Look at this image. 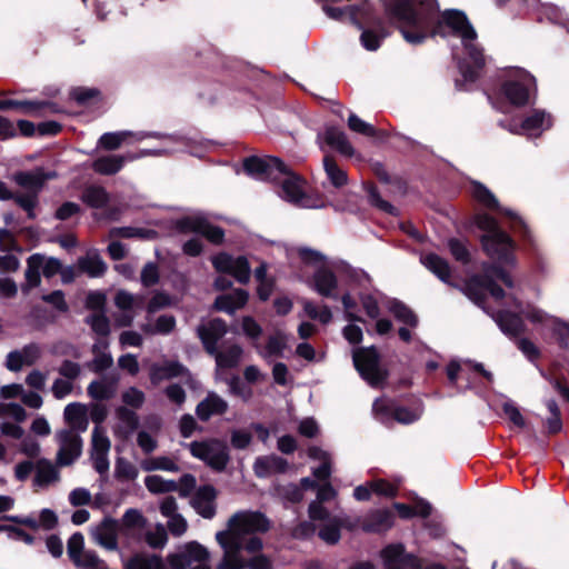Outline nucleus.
Segmentation results:
<instances>
[{
    "instance_id": "nucleus-31",
    "label": "nucleus",
    "mask_w": 569,
    "mask_h": 569,
    "mask_svg": "<svg viewBox=\"0 0 569 569\" xmlns=\"http://www.w3.org/2000/svg\"><path fill=\"white\" fill-rule=\"evenodd\" d=\"M63 417L71 427L69 430H74L77 433L87 430L88 409L84 405L79 402L69 403L64 408Z\"/></svg>"
},
{
    "instance_id": "nucleus-38",
    "label": "nucleus",
    "mask_w": 569,
    "mask_h": 569,
    "mask_svg": "<svg viewBox=\"0 0 569 569\" xmlns=\"http://www.w3.org/2000/svg\"><path fill=\"white\" fill-rule=\"evenodd\" d=\"M216 359L217 370L237 367L241 360L242 348L239 345H231L217 353H210Z\"/></svg>"
},
{
    "instance_id": "nucleus-46",
    "label": "nucleus",
    "mask_w": 569,
    "mask_h": 569,
    "mask_svg": "<svg viewBox=\"0 0 569 569\" xmlns=\"http://www.w3.org/2000/svg\"><path fill=\"white\" fill-rule=\"evenodd\" d=\"M323 168L330 182L339 188L347 183V173L336 163V161L326 156L323 158Z\"/></svg>"
},
{
    "instance_id": "nucleus-63",
    "label": "nucleus",
    "mask_w": 569,
    "mask_h": 569,
    "mask_svg": "<svg viewBox=\"0 0 569 569\" xmlns=\"http://www.w3.org/2000/svg\"><path fill=\"white\" fill-rule=\"evenodd\" d=\"M73 390V381L64 379V378H58L53 381L51 391L56 399H64L67 396H69Z\"/></svg>"
},
{
    "instance_id": "nucleus-44",
    "label": "nucleus",
    "mask_w": 569,
    "mask_h": 569,
    "mask_svg": "<svg viewBox=\"0 0 569 569\" xmlns=\"http://www.w3.org/2000/svg\"><path fill=\"white\" fill-rule=\"evenodd\" d=\"M107 347H108V343L106 340H98L93 345L92 350L96 353V357L93 358L92 362L90 363V369L93 372H101L112 366L113 359H112L111 355L103 351L104 349H107Z\"/></svg>"
},
{
    "instance_id": "nucleus-57",
    "label": "nucleus",
    "mask_w": 569,
    "mask_h": 569,
    "mask_svg": "<svg viewBox=\"0 0 569 569\" xmlns=\"http://www.w3.org/2000/svg\"><path fill=\"white\" fill-rule=\"evenodd\" d=\"M111 448L110 439L102 427H94L92 430L91 452H109Z\"/></svg>"
},
{
    "instance_id": "nucleus-36",
    "label": "nucleus",
    "mask_w": 569,
    "mask_h": 569,
    "mask_svg": "<svg viewBox=\"0 0 569 569\" xmlns=\"http://www.w3.org/2000/svg\"><path fill=\"white\" fill-rule=\"evenodd\" d=\"M114 303L119 309L124 311L122 316L117 318V323L121 327L130 326L133 321L131 311L137 306L138 298L128 291L120 290L114 297Z\"/></svg>"
},
{
    "instance_id": "nucleus-18",
    "label": "nucleus",
    "mask_w": 569,
    "mask_h": 569,
    "mask_svg": "<svg viewBox=\"0 0 569 569\" xmlns=\"http://www.w3.org/2000/svg\"><path fill=\"white\" fill-rule=\"evenodd\" d=\"M197 332L206 351L217 353L218 342L227 333V325L222 319L216 318L201 323Z\"/></svg>"
},
{
    "instance_id": "nucleus-6",
    "label": "nucleus",
    "mask_w": 569,
    "mask_h": 569,
    "mask_svg": "<svg viewBox=\"0 0 569 569\" xmlns=\"http://www.w3.org/2000/svg\"><path fill=\"white\" fill-rule=\"evenodd\" d=\"M208 557V550L192 541L170 555L164 563L162 559L149 552H138L123 560L124 569H191L199 560Z\"/></svg>"
},
{
    "instance_id": "nucleus-64",
    "label": "nucleus",
    "mask_w": 569,
    "mask_h": 569,
    "mask_svg": "<svg viewBox=\"0 0 569 569\" xmlns=\"http://www.w3.org/2000/svg\"><path fill=\"white\" fill-rule=\"evenodd\" d=\"M21 356V360L24 366H31L38 361L41 356L40 346L37 343H29L24 346L22 349L17 350Z\"/></svg>"
},
{
    "instance_id": "nucleus-30",
    "label": "nucleus",
    "mask_w": 569,
    "mask_h": 569,
    "mask_svg": "<svg viewBox=\"0 0 569 569\" xmlns=\"http://www.w3.org/2000/svg\"><path fill=\"white\" fill-rule=\"evenodd\" d=\"M33 486L37 488H47L59 481L60 475L57 467L48 459H40L34 467Z\"/></svg>"
},
{
    "instance_id": "nucleus-8",
    "label": "nucleus",
    "mask_w": 569,
    "mask_h": 569,
    "mask_svg": "<svg viewBox=\"0 0 569 569\" xmlns=\"http://www.w3.org/2000/svg\"><path fill=\"white\" fill-rule=\"evenodd\" d=\"M191 456L203 461L208 467L216 471L226 469L229 460V448L222 440L209 438L188 443Z\"/></svg>"
},
{
    "instance_id": "nucleus-53",
    "label": "nucleus",
    "mask_w": 569,
    "mask_h": 569,
    "mask_svg": "<svg viewBox=\"0 0 569 569\" xmlns=\"http://www.w3.org/2000/svg\"><path fill=\"white\" fill-rule=\"evenodd\" d=\"M139 475L138 468L126 458H118L114 466V476L121 481L134 480Z\"/></svg>"
},
{
    "instance_id": "nucleus-62",
    "label": "nucleus",
    "mask_w": 569,
    "mask_h": 569,
    "mask_svg": "<svg viewBox=\"0 0 569 569\" xmlns=\"http://www.w3.org/2000/svg\"><path fill=\"white\" fill-rule=\"evenodd\" d=\"M16 202L28 213L29 218H34V207L38 202V193L27 192L14 197Z\"/></svg>"
},
{
    "instance_id": "nucleus-32",
    "label": "nucleus",
    "mask_w": 569,
    "mask_h": 569,
    "mask_svg": "<svg viewBox=\"0 0 569 569\" xmlns=\"http://www.w3.org/2000/svg\"><path fill=\"white\" fill-rule=\"evenodd\" d=\"M186 371V368L178 361L153 363L150 367V380L153 385H158L163 380L183 376Z\"/></svg>"
},
{
    "instance_id": "nucleus-24",
    "label": "nucleus",
    "mask_w": 569,
    "mask_h": 569,
    "mask_svg": "<svg viewBox=\"0 0 569 569\" xmlns=\"http://www.w3.org/2000/svg\"><path fill=\"white\" fill-rule=\"evenodd\" d=\"M216 497L217 491L212 486H202L197 490L192 506L200 516L211 519L216 515Z\"/></svg>"
},
{
    "instance_id": "nucleus-23",
    "label": "nucleus",
    "mask_w": 569,
    "mask_h": 569,
    "mask_svg": "<svg viewBox=\"0 0 569 569\" xmlns=\"http://www.w3.org/2000/svg\"><path fill=\"white\" fill-rule=\"evenodd\" d=\"M118 382V375H104L89 383L87 388L88 395L96 400L111 399L117 392Z\"/></svg>"
},
{
    "instance_id": "nucleus-7",
    "label": "nucleus",
    "mask_w": 569,
    "mask_h": 569,
    "mask_svg": "<svg viewBox=\"0 0 569 569\" xmlns=\"http://www.w3.org/2000/svg\"><path fill=\"white\" fill-rule=\"evenodd\" d=\"M299 257L302 261L315 264L317 268L312 276V287L322 297L337 299L336 289L338 287V280L331 267L337 270L343 269L346 271H350V277L355 281L362 282L365 279L368 280V274L366 272L362 270L351 269L345 262H335L329 266L325 261V256L313 249L300 248Z\"/></svg>"
},
{
    "instance_id": "nucleus-45",
    "label": "nucleus",
    "mask_w": 569,
    "mask_h": 569,
    "mask_svg": "<svg viewBox=\"0 0 569 569\" xmlns=\"http://www.w3.org/2000/svg\"><path fill=\"white\" fill-rule=\"evenodd\" d=\"M140 467L148 472L154 470L176 472L179 470L176 461L167 456L147 457L140 462Z\"/></svg>"
},
{
    "instance_id": "nucleus-37",
    "label": "nucleus",
    "mask_w": 569,
    "mask_h": 569,
    "mask_svg": "<svg viewBox=\"0 0 569 569\" xmlns=\"http://www.w3.org/2000/svg\"><path fill=\"white\" fill-rule=\"evenodd\" d=\"M500 330L510 337H516L523 330V323L521 318L509 311H499L492 316Z\"/></svg>"
},
{
    "instance_id": "nucleus-61",
    "label": "nucleus",
    "mask_w": 569,
    "mask_h": 569,
    "mask_svg": "<svg viewBox=\"0 0 569 569\" xmlns=\"http://www.w3.org/2000/svg\"><path fill=\"white\" fill-rule=\"evenodd\" d=\"M451 254L457 261L467 263L470 260V253L466 243L458 239H450L448 242Z\"/></svg>"
},
{
    "instance_id": "nucleus-54",
    "label": "nucleus",
    "mask_w": 569,
    "mask_h": 569,
    "mask_svg": "<svg viewBox=\"0 0 569 569\" xmlns=\"http://www.w3.org/2000/svg\"><path fill=\"white\" fill-rule=\"evenodd\" d=\"M471 193L477 201L489 209H500L498 200L493 193L487 189L483 184L475 182L471 187Z\"/></svg>"
},
{
    "instance_id": "nucleus-43",
    "label": "nucleus",
    "mask_w": 569,
    "mask_h": 569,
    "mask_svg": "<svg viewBox=\"0 0 569 569\" xmlns=\"http://www.w3.org/2000/svg\"><path fill=\"white\" fill-rule=\"evenodd\" d=\"M78 266L81 271L88 273L90 277H99L103 274L107 269V266L100 256L93 251L88 252L84 257L80 258Z\"/></svg>"
},
{
    "instance_id": "nucleus-5",
    "label": "nucleus",
    "mask_w": 569,
    "mask_h": 569,
    "mask_svg": "<svg viewBox=\"0 0 569 569\" xmlns=\"http://www.w3.org/2000/svg\"><path fill=\"white\" fill-rule=\"evenodd\" d=\"M326 14L338 21H350L361 31L359 41L363 49L377 51L387 37L382 20L375 12L370 2L352 4L345 8L323 4Z\"/></svg>"
},
{
    "instance_id": "nucleus-56",
    "label": "nucleus",
    "mask_w": 569,
    "mask_h": 569,
    "mask_svg": "<svg viewBox=\"0 0 569 569\" xmlns=\"http://www.w3.org/2000/svg\"><path fill=\"white\" fill-rule=\"evenodd\" d=\"M137 445L146 456H150L158 449L157 436L141 429L137 432Z\"/></svg>"
},
{
    "instance_id": "nucleus-19",
    "label": "nucleus",
    "mask_w": 569,
    "mask_h": 569,
    "mask_svg": "<svg viewBox=\"0 0 569 569\" xmlns=\"http://www.w3.org/2000/svg\"><path fill=\"white\" fill-rule=\"evenodd\" d=\"M8 109H18L21 112L33 117H44L49 113L58 112L57 106L49 101L0 100V110Z\"/></svg>"
},
{
    "instance_id": "nucleus-13",
    "label": "nucleus",
    "mask_w": 569,
    "mask_h": 569,
    "mask_svg": "<svg viewBox=\"0 0 569 569\" xmlns=\"http://www.w3.org/2000/svg\"><path fill=\"white\" fill-rule=\"evenodd\" d=\"M59 445L57 452V466L67 467L72 465L82 452V439L74 430H59L56 433Z\"/></svg>"
},
{
    "instance_id": "nucleus-12",
    "label": "nucleus",
    "mask_w": 569,
    "mask_h": 569,
    "mask_svg": "<svg viewBox=\"0 0 569 569\" xmlns=\"http://www.w3.org/2000/svg\"><path fill=\"white\" fill-rule=\"evenodd\" d=\"M500 126L515 134L539 137L545 130L552 126V118L543 110H535L521 122L511 121L509 123H505L501 121Z\"/></svg>"
},
{
    "instance_id": "nucleus-39",
    "label": "nucleus",
    "mask_w": 569,
    "mask_h": 569,
    "mask_svg": "<svg viewBox=\"0 0 569 569\" xmlns=\"http://www.w3.org/2000/svg\"><path fill=\"white\" fill-rule=\"evenodd\" d=\"M422 264L436 274L441 281L449 282L450 267L448 262L435 253H428L421 257Z\"/></svg>"
},
{
    "instance_id": "nucleus-15",
    "label": "nucleus",
    "mask_w": 569,
    "mask_h": 569,
    "mask_svg": "<svg viewBox=\"0 0 569 569\" xmlns=\"http://www.w3.org/2000/svg\"><path fill=\"white\" fill-rule=\"evenodd\" d=\"M177 228L183 232L202 234L213 243H220L224 237L221 228L211 226L201 214H192L179 219Z\"/></svg>"
},
{
    "instance_id": "nucleus-26",
    "label": "nucleus",
    "mask_w": 569,
    "mask_h": 569,
    "mask_svg": "<svg viewBox=\"0 0 569 569\" xmlns=\"http://www.w3.org/2000/svg\"><path fill=\"white\" fill-rule=\"evenodd\" d=\"M318 140H323L342 156L351 157L355 153L353 147L349 142L346 133L335 127L327 128L323 133L318 136Z\"/></svg>"
},
{
    "instance_id": "nucleus-10",
    "label": "nucleus",
    "mask_w": 569,
    "mask_h": 569,
    "mask_svg": "<svg viewBox=\"0 0 569 569\" xmlns=\"http://www.w3.org/2000/svg\"><path fill=\"white\" fill-rule=\"evenodd\" d=\"M353 365L370 386L380 385L386 375L379 363V355L375 347L357 348L352 352Z\"/></svg>"
},
{
    "instance_id": "nucleus-14",
    "label": "nucleus",
    "mask_w": 569,
    "mask_h": 569,
    "mask_svg": "<svg viewBox=\"0 0 569 569\" xmlns=\"http://www.w3.org/2000/svg\"><path fill=\"white\" fill-rule=\"evenodd\" d=\"M211 261L217 271L229 273L241 283H247L250 279L251 269L246 257L233 258L222 252L212 257Z\"/></svg>"
},
{
    "instance_id": "nucleus-17",
    "label": "nucleus",
    "mask_w": 569,
    "mask_h": 569,
    "mask_svg": "<svg viewBox=\"0 0 569 569\" xmlns=\"http://www.w3.org/2000/svg\"><path fill=\"white\" fill-rule=\"evenodd\" d=\"M121 526L117 520L104 518L100 523L92 526L90 533L92 540L100 547L113 551L118 549V535Z\"/></svg>"
},
{
    "instance_id": "nucleus-52",
    "label": "nucleus",
    "mask_w": 569,
    "mask_h": 569,
    "mask_svg": "<svg viewBox=\"0 0 569 569\" xmlns=\"http://www.w3.org/2000/svg\"><path fill=\"white\" fill-rule=\"evenodd\" d=\"M395 409L396 406L393 402L386 398H379L372 405V411L376 419L382 423H387L393 418Z\"/></svg>"
},
{
    "instance_id": "nucleus-35",
    "label": "nucleus",
    "mask_w": 569,
    "mask_h": 569,
    "mask_svg": "<svg viewBox=\"0 0 569 569\" xmlns=\"http://www.w3.org/2000/svg\"><path fill=\"white\" fill-rule=\"evenodd\" d=\"M127 161L128 154H108L97 158L92 162V169L100 174L111 176L119 172Z\"/></svg>"
},
{
    "instance_id": "nucleus-11",
    "label": "nucleus",
    "mask_w": 569,
    "mask_h": 569,
    "mask_svg": "<svg viewBox=\"0 0 569 569\" xmlns=\"http://www.w3.org/2000/svg\"><path fill=\"white\" fill-rule=\"evenodd\" d=\"M67 553L77 569H108L96 551L84 548V538L80 532L69 538Z\"/></svg>"
},
{
    "instance_id": "nucleus-25",
    "label": "nucleus",
    "mask_w": 569,
    "mask_h": 569,
    "mask_svg": "<svg viewBox=\"0 0 569 569\" xmlns=\"http://www.w3.org/2000/svg\"><path fill=\"white\" fill-rule=\"evenodd\" d=\"M287 468V460L276 455L258 457L253 463V471L259 478H266L273 473H282Z\"/></svg>"
},
{
    "instance_id": "nucleus-29",
    "label": "nucleus",
    "mask_w": 569,
    "mask_h": 569,
    "mask_svg": "<svg viewBox=\"0 0 569 569\" xmlns=\"http://www.w3.org/2000/svg\"><path fill=\"white\" fill-rule=\"evenodd\" d=\"M381 556L385 561L386 569H409L413 565V559L405 553L402 545H390L386 547Z\"/></svg>"
},
{
    "instance_id": "nucleus-58",
    "label": "nucleus",
    "mask_w": 569,
    "mask_h": 569,
    "mask_svg": "<svg viewBox=\"0 0 569 569\" xmlns=\"http://www.w3.org/2000/svg\"><path fill=\"white\" fill-rule=\"evenodd\" d=\"M121 530L130 529H142L144 526V519L142 515L136 509H129L122 517V523H120Z\"/></svg>"
},
{
    "instance_id": "nucleus-48",
    "label": "nucleus",
    "mask_w": 569,
    "mask_h": 569,
    "mask_svg": "<svg viewBox=\"0 0 569 569\" xmlns=\"http://www.w3.org/2000/svg\"><path fill=\"white\" fill-rule=\"evenodd\" d=\"M147 489L152 493H167L176 491L177 483L173 480H167L158 475L148 476L144 478Z\"/></svg>"
},
{
    "instance_id": "nucleus-16",
    "label": "nucleus",
    "mask_w": 569,
    "mask_h": 569,
    "mask_svg": "<svg viewBox=\"0 0 569 569\" xmlns=\"http://www.w3.org/2000/svg\"><path fill=\"white\" fill-rule=\"evenodd\" d=\"M128 138H133L134 141H142L147 138L162 139V140H171L170 137L161 134L159 132L153 131H116V132H106L98 140V148H102L104 150H116L121 147L122 143L126 142Z\"/></svg>"
},
{
    "instance_id": "nucleus-55",
    "label": "nucleus",
    "mask_w": 569,
    "mask_h": 569,
    "mask_svg": "<svg viewBox=\"0 0 569 569\" xmlns=\"http://www.w3.org/2000/svg\"><path fill=\"white\" fill-rule=\"evenodd\" d=\"M423 408L421 405L415 407L413 409H408L405 407H396L393 410V418L396 421L405 425L412 423L420 419L422 416Z\"/></svg>"
},
{
    "instance_id": "nucleus-22",
    "label": "nucleus",
    "mask_w": 569,
    "mask_h": 569,
    "mask_svg": "<svg viewBox=\"0 0 569 569\" xmlns=\"http://www.w3.org/2000/svg\"><path fill=\"white\" fill-rule=\"evenodd\" d=\"M393 525V513L389 509H376L366 513L360 526L366 532L380 533L389 530Z\"/></svg>"
},
{
    "instance_id": "nucleus-42",
    "label": "nucleus",
    "mask_w": 569,
    "mask_h": 569,
    "mask_svg": "<svg viewBox=\"0 0 569 569\" xmlns=\"http://www.w3.org/2000/svg\"><path fill=\"white\" fill-rule=\"evenodd\" d=\"M82 201L91 208H103L109 201V193L101 186H88L81 196Z\"/></svg>"
},
{
    "instance_id": "nucleus-49",
    "label": "nucleus",
    "mask_w": 569,
    "mask_h": 569,
    "mask_svg": "<svg viewBox=\"0 0 569 569\" xmlns=\"http://www.w3.org/2000/svg\"><path fill=\"white\" fill-rule=\"evenodd\" d=\"M286 348V341L280 335L269 337L267 345L259 350V353L266 360L281 357Z\"/></svg>"
},
{
    "instance_id": "nucleus-59",
    "label": "nucleus",
    "mask_w": 569,
    "mask_h": 569,
    "mask_svg": "<svg viewBox=\"0 0 569 569\" xmlns=\"http://www.w3.org/2000/svg\"><path fill=\"white\" fill-rule=\"evenodd\" d=\"M348 127L350 130L367 137H373L376 134V129L355 113H350L348 118Z\"/></svg>"
},
{
    "instance_id": "nucleus-27",
    "label": "nucleus",
    "mask_w": 569,
    "mask_h": 569,
    "mask_svg": "<svg viewBox=\"0 0 569 569\" xmlns=\"http://www.w3.org/2000/svg\"><path fill=\"white\" fill-rule=\"evenodd\" d=\"M54 174L52 172L46 173L43 169L37 168L32 171H21L14 174V181L26 188L29 192L38 193L44 181L52 178Z\"/></svg>"
},
{
    "instance_id": "nucleus-50",
    "label": "nucleus",
    "mask_w": 569,
    "mask_h": 569,
    "mask_svg": "<svg viewBox=\"0 0 569 569\" xmlns=\"http://www.w3.org/2000/svg\"><path fill=\"white\" fill-rule=\"evenodd\" d=\"M41 254H32L28 259V267L26 270V280L29 288L38 287L41 282Z\"/></svg>"
},
{
    "instance_id": "nucleus-34",
    "label": "nucleus",
    "mask_w": 569,
    "mask_h": 569,
    "mask_svg": "<svg viewBox=\"0 0 569 569\" xmlns=\"http://www.w3.org/2000/svg\"><path fill=\"white\" fill-rule=\"evenodd\" d=\"M228 409V403L218 395L211 392L203 399L196 409L198 418L207 421L213 415H222Z\"/></svg>"
},
{
    "instance_id": "nucleus-4",
    "label": "nucleus",
    "mask_w": 569,
    "mask_h": 569,
    "mask_svg": "<svg viewBox=\"0 0 569 569\" xmlns=\"http://www.w3.org/2000/svg\"><path fill=\"white\" fill-rule=\"evenodd\" d=\"M243 169L254 179L279 183L280 197L290 203L301 208L322 207L318 200L306 193V181L276 157H249L243 161Z\"/></svg>"
},
{
    "instance_id": "nucleus-33",
    "label": "nucleus",
    "mask_w": 569,
    "mask_h": 569,
    "mask_svg": "<svg viewBox=\"0 0 569 569\" xmlns=\"http://www.w3.org/2000/svg\"><path fill=\"white\" fill-rule=\"evenodd\" d=\"M248 292L243 289H237L232 292L219 296L214 301V307L219 311L232 315L241 309L248 301Z\"/></svg>"
},
{
    "instance_id": "nucleus-51",
    "label": "nucleus",
    "mask_w": 569,
    "mask_h": 569,
    "mask_svg": "<svg viewBox=\"0 0 569 569\" xmlns=\"http://www.w3.org/2000/svg\"><path fill=\"white\" fill-rule=\"evenodd\" d=\"M174 326H176V319L172 316L163 315V316H160L156 320L154 325H150V323L144 325L142 327V330L146 333H150V335H156V333L168 335L169 332H171L173 330Z\"/></svg>"
},
{
    "instance_id": "nucleus-20",
    "label": "nucleus",
    "mask_w": 569,
    "mask_h": 569,
    "mask_svg": "<svg viewBox=\"0 0 569 569\" xmlns=\"http://www.w3.org/2000/svg\"><path fill=\"white\" fill-rule=\"evenodd\" d=\"M319 521L321 523L319 526L318 535L320 539L328 545H336L340 540V529L342 527H346L349 530H353L356 528V523L350 521L349 518L340 516H330L329 512L328 518Z\"/></svg>"
},
{
    "instance_id": "nucleus-40",
    "label": "nucleus",
    "mask_w": 569,
    "mask_h": 569,
    "mask_svg": "<svg viewBox=\"0 0 569 569\" xmlns=\"http://www.w3.org/2000/svg\"><path fill=\"white\" fill-rule=\"evenodd\" d=\"M390 313L405 326L416 328L418 326V318L415 312L399 300H390L387 306Z\"/></svg>"
},
{
    "instance_id": "nucleus-3",
    "label": "nucleus",
    "mask_w": 569,
    "mask_h": 569,
    "mask_svg": "<svg viewBox=\"0 0 569 569\" xmlns=\"http://www.w3.org/2000/svg\"><path fill=\"white\" fill-rule=\"evenodd\" d=\"M476 224L483 231L480 237L482 249L495 264H485L483 274L472 277L465 286V293L486 310L483 301L487 295L496 300L505 296L503 290L495 283V278L501 280L508 288L513 286L511 277L501 269V266L516 264V243L488 213H479L476 217Z\"/></svg>"
},
{
    "instance_id": "nucleus-21",
    "label": "nucleus",
    "mask_w": 569,
    "mask_h": 569,
    "mask_svg": "<svg viewBox=\"0 0 569 569\" xmlns=\"http://www.w3.org/2000/svg\"><path fill=\"white\" fill-rule=\"evenodd\" d=\"M116 419L112 431L116 438L128 440L139 426V417L124 406L116 409Z\"/></svg>"
},
{
    "instance_id": "nucleus-28",
    "label": "nucleus",
    "mask_w": 569,
    "mask_h": 569,
    "mask_svg": "<svg viewBox=\"0 0 569 569\" xmlns=\"http://www.w3.org/2000/svg\"><path fill=\"white\" fill-rule=\"evenodd\" d=\"M337 492L330 483L317 487V500L309 506V517L311 520H325L328 518V510L322 506L325 501L336 498Z\"/></svg>"
},
{
    "instance_id": "nucleus-60",
    "label": "nucleus",
    "mask_w": 569,
    "mask_h": 569,
    "mask_svg": "<svg viewBox=\"0 0 569 569\" xmlns=\"http://www.w3.org/2000/svg\"><path fill=\"white\" fill-rule=\"evenodd\" d=\"M144 393L138 388L131 387L122 393V401L126 406L139 409L144 402Z\"/></svg>"
},
{
    "instance_id": "nucleus-1",
    "label": "nucleus",
    "mask_w": 569,
    "mask_h": 569,
    "mask_svg": "<svg viewBox=\"0 0 569 569\" xmlns=\"http://www.w3.org/2000/svg\"><path fill=\"white\" fill-rule=\"evenodd\" d=\"M388 18L396 22L405 40L422 43L432 36H457L462 54L453 51L459 71L466 82H473L486 63L482 49L477 43V32L467 16L459 10L438 13L436 0H382Z\"/></svg>"
},
{
    "instance_id": "nucleus-41",
    "label": "nucleus",
    "mask_w": 569,
    "mask_h": 569,
    "mask_svg": "<svg viewBox=\"0 0 569 569\" xmlns=\"http://www.w3.org/2000/svg\"><path fill=\"white\" fill-rule=\"evenodd\" d=\"M308 456L313 460H319L321 465L313 469V476L318 480H327L331 475V458L330 455L319 447H310Z\"/></svg>"
},
{
    "instance_id": "nucleus-9",
    "label": "nucleus",
    "mask_w": 569,
    "mask_h": 569,
    "mask_svg": "<svg viewBox=\"0 0 569 569\" xmlns=\"http://www.w3.org/2000/svg\"><path fill=\"white\" fill-rule=\"evenodd\" d=\"M535 88V78L530 73L522 69H515L503 81L501 92L511 104L521 107L530 101V94Z\"/></svg>"
},
{
    "instance_id": "nucleus-2",
    "label": "nucleus",
    "mask_w": 569,
    "mask_h": 569,
    "mask_svg": "<svg viewBox=\"0 0 569 569\" xmlns=\"http://www.w3.org/2000/svg\"><path fill=\"white\" fill-rule=\"evenodd\" d=\"M270 529L269 519L260 511L242 510L233 513L226 530L216 533L223 550L216 569H271L270 559L261 553L263 542L258 536Z\"/></svg>"
},
{
    "instance_id": "nucleus-47",
    "label": "nucleus",
    "mask_w": 569,
    "mask_h": 569,
    "mask_svg": "<svg viewBox=\"0 0 569 569\" xmlns=\"http://www.w3.org/2000/svg\"><path fill=\"white\" fill-rule=\"evenodd\" d=\"M86 322L91 330L100 337L99 340H106L110 333L109 319L102 312H93L86 318Z\"/></svg>"
}]
</instances>
